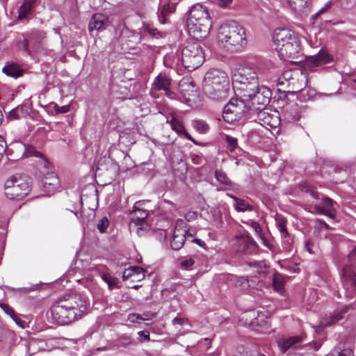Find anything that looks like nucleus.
<instances>
[{"instance_id": "obj_55", "label": "nucleus", "mask_w": 356, "mask_h": 356, "mask_svg": "<svg viewBox=\"0 0 356 356\" xmlns=\"http://www.w3.org/2000/svg\"><path fill=\"white\" fill-rule=\"evenodd\" d=\"M184 217L187 221L194 220L197 218V213L195 211H188L185 214Z\"/></svg>"}, {"instance_id": "obj_14", "label": "nucleus", "mask_w": 356, "mask_h": 356, "mask_svg": "<svg viewBox=\"0 0 356 356\" xmlns=\"http://www.w3.org/2000/svg\"><path fill=\"white\" fill-rule=\"evenodd\" d=\"M132 219L131 221V227L136 229L138 235L140 234V232L147 230V225L145 223V220L148 216L147 211L146 209H141L138 211L137 214H131Z\"/></svg>"}, {"instance_id": "obj_34", "label": "nucleus", "mask_w": 356, "mask_h": 356, "mask_svg": "<svg viewBox=\"0 0 356 356\" xmlns=\"http://www.w3.org/2000/svg\"><path fill=\"white\" fill-rule=\"evenodd\" d=\"M306 83V76H305L304 81L301 80V76H296L293 78L292 81H290L287 85L289 88H291L293 90L300 91L305 87Z\"/></svg>"}, {"instance_id": "obj_6", "label": "nucleus", "mask_w": 356, "mask_h": 356, "mask_svg": "<svg viewBox=\"0 0 356 356\" xmlns=\"http://www.w3.org/2000/svg\"><path fill=\"white\" fill-rule=\"evenodd\" d=\"M31 187L30 177L25 175H13L5 181V195L8 199L20 200L29 195Z\"/></svg>"}, {"instance_id": "obj_53", "label": "nucleus", "mask_w": 356, "mask_h": 356, "mask_svg": "<svg viewBox=\"0 0 356 356\" xmlns=\"http://www.w3.org/2000/svg\"><path fill=\"white\" fill-rule=\"evenodd\" d=\"M251 227L254 230V232L259 235H261L262 233V229L261 227V225H259V222H254V221H251Z\"/></svg>"}, {"instance_id": "obj_41", "label": "nucleus", "mask_w": 356, "mask_h": 356, "mask_svg": "<svg viewBox=\"0 0 356 356\" xmlns=\"http://www.w3.org/2000/svg\"><path fill=\"white\" fill-rule=\"evenodd\" d=\"M282 240V247L286 251H291L293 246V239L291 238L289 233L281 236Z\"/></svg>"}, {"instance_id": "obj_9", "label": "nucleus", "mask_w": 356, "mask_h": 356, "mask_svg": "<svg viewBox=\"0 0 356 356\" xmlns=\"http://www.w3.org/2000/svg\"><path fill=\"white\" fill-rule=\"evenodd\" d=\"M245 102L241 98L231 99L224 108V120L228 122L239 120L249 110V106H251L245 105Z\"/></svg>"}, {"instance_id": "obj_11", "label": "nucleus", "mask_w": 356, "mask_h": 356, "mask_svg": "<svg viewBox=\"0 0 356 356\" xmlns=\"http://www.w3.org/2000/svg\"><path fill=\"white\" fill-rule=\"evenodd\" d=\"M235 241V250L239 254H252L257 249V243L248 234L237 235Z\"/></svg>"}, {"instance_id": "obj_10", "label": "nucleus", "mask_w": 356, "mask_h": 356, "mask_svg": "<svg viewBox=\"0 0 356 356\" xmlns=\"http://www.w3.org/2000/svg\"><path fill=\"white\" fill-rule=\"evenodd\" d=\"M253 81H245L232 83L233 89L236 95L243 100L249 102L254 96L259 86L258 79H252Z\"/></svg>"}, {"instance_id": "obj_4", "label": "nucleus", "mask_w": 356, "mask_h": 356, "mask_svg": "<svg viewBox=\"0 0 356 356\" xmlns=\"http://www.w3.org/2000/svg\"><path fill=\"white\" fill-rule=\"evenodd\" d=\"M218 38L223 47L230 52L239 51L247 44L245 29L234 22L222 24Z\"/></svg>"}, {"instance_id": "obj_16", "label": "nucleus", "mask_w": 356, "mask_h": 356, "mask_svg": "<svg viewBox=\"0 0 356 356\" xmlns=\"http://www.w3.org/2000/svg\"><path fill=\"white\" fill-rule=\"evenodd\" d=\"M108 23V18L102 13H95L91 17L88 24V31H102Z\"/></svg>"}, {"instance_id": "obj_61", "label": "nucleus", "mask_w": 356, "mask_h": 356, "mask_svg": "<svg viewBox=\"0 0 356 356\" xmlns=\"http://www.w3.org/2000/svg\"><path fill=\"white\" fill-rule=\"evenodd\" d=\"M264 245L267 247L268 249H272V245L268 242V241L263 236V234L260 235Z\"/></svg>"}, {"instance_id": "obj_23", "label": "nucleus", "mask_w": 356, "mask_h": 356, "mask_svg": "<svg viewBox=\"0 0 356 356\" xmlns=\"http://www.w3.org/2000/svg\"><path fill=\"white\" fill-rule=\"evenodd\" d=\"M330 60L331 58L330 55L323 49H321L318 54L308 58V63H312L315 66L327 64L330 63Z\"/></svg>"}, {"instance_id": "obj_30", "label": "nucleus", "mask_w": 356, "mask_h": 356, "mask_svg": "<svg viewBox=\"0 0 356 356\" xmlns=\"http://www.w3.org/2000/svg\"><path fill=\"white\" fill-rule=\"evenodd\" d=\"M229 282L236 287L240 288L241 289L243 290H245L250 286L248 280L243 277L231 275L229 278Z\"/></svg>"}, {"instance_id": "obj_51", "label": "nucleus", "mask_w": 356, "mask_h": 356, "mask_svg": "<svg viewBox=\"0 0 356 356\" xmlns=\"http://www.w3.org/2000/svg\"><path fill=\"white\" fill-rule=\"evenodd\" d=\"M195 264V260L192 258L186 259L181 261V266L184 269H188Z\"/></svg>"}, {"instance_id": "obj_60", "label": "nucleus", "mask_w": 356, "mask_h": 356, "mask_svg": "<svg viewBox=\"0 0 356 356\" xmlns=\"http://www.w3.org/2000/svg\"><path fill=\"white\" fill-rule=\"evenodd\" d=\"M102 277L103 280L108 284L109 288L111 289V282L112 280V277L110 276L108 274H104L102 275Z\"/></svg>"}, {"instance_id": "obj_20", "label": "nucleus", "mask_w": 356, "mask_h": 356, "mask_svg": "<svg viewBox=\"0 0 356 356\" xmlns=\"http://www.w3.org/2000/svg\"><path fill=\"white\" fill-rule=\"evenodd\" d=\"M38 0H24L22 6L18 9V18L19 19H27L31 15L36 6Z\"/></svg>"}, {"instance_id": "obj_29", "label": "nucleus", "mask_w": 356, "mask_h": 356, "mask_svg": "<svg viewBox=\"0 0 356 356\" xmlns=\"http://www.w3.org/2000/svg\"><path fill=\"white\" fill-rule=\"evenodd\" d=\"M284 276L278 273H275L273 277V286L274 289L282 293L284 289Z\"/></svg>"}, {"instance_id": "obj_40", "label": "nucleus", "mask_w": 356, "mask_h": 356, "mask_svg": "<svg viewBox=\"0 0 356 356\" xmlns=\"http://www.w3.org/2000/svg\"><path fill=\"white\" fill-rule=\"evenodd\" d=\"M143 30L144 33H147L149 35L154 38L161 37V33L158 31L157 29L149 24H145L143 26Z\"/></svg>"}, {"instance_id": "obj_21", "label": "nucleus", "mask_w": 356, "mask_h": 356, "mask_svg": "<svg viewBox=\"0 0 356 356\" xmlns=\"http://www.w3.org/2000/svg\"><path fill=\"white\" fill-rule=\"evenodd\" d=\"M2 72L7 76L17 79L23 75V70L19 65L13 62H8L3 67Z\"/></svg>"}, {"instance_id": "obj_58", "label": "nucleus", "mask_w": 356, "mask_h": 356, "mask_svg": "<svg viewBox=\"0 0 356 356\" xmlns=\"http://www.w3.org/2000/svg\"><path fill=\"white\" fill-rule=\"evenodd\" d=\"M143 204V202H140V201L136 202L134 206V209L131 211V214H137L138 211H140V210L143 209V208L141 207Z\"/></svg>"}, {"instance_id": "obj_25", "label": "nucleus", "mask_w": 356, "mask_h": 356, "mask_svg": "<svg viewBox=\"0 0 356 356\" xmlns=\"http://www.w3.org/2000/svg\"><path fill=\"white\" fill-rule=\"evenodd\" d=\"M302 341V339L298 336L291 337L284 339L280 346L283 351H286L291 348H296L300 346Z\"/></svg>"}, {"instance_id": "obj_7", "label": "nucleus", "mask_w": 356, "mask_h": 356, "mask_svg": "<svg viewBox=\"0 0 356 356\" xmlns=\"http://www.w3.org/2000/svg\"><path fill=\"white\" fill-rule=\"evenodd\" d=\"M181 60L183 66L189 71L199 67L204 61V54L200 44L188 43L181 50Z\"/></svg>"}, {"instance_id": "obj_2", "label": "nucleus", "mask_w": 356, "mask_h": 356, "mask_svg": "<svg viewBox=\"0 0 356 356\" xmlns=\"http://www.w3.org/2000/svg\"><path fill=\"white\" fill-rule=\"evenodd\" d=\"M273 42L281 58L294 63L302 61L300 41L293 31L288 29H275Z\"/></svg>"}, {"instance_id": "obj_24", "label": "nucleus", "mask_w": 356, "mask_h": 356, "mask_svg": "<svg viewBox=\"0 0 356 356\" xmlns=\"http://www.w3.org/2000/svg\"><path fill=\"white\" fill-rule=\"evenodd\" d=\"M348 307H344L341 311H335L333 314L325 318L321 323L323 326L332 325L343 317V314L346 312Z\"/></svg>"}, {"instance_id": "obj_15", "label": "nucleus", "mask_w": 356, "mask_h": 356, "mask_svg": "<svg viewBox=\"0 0 356 356\" xmlns=\"http://www.w3.org/2000/svg\"><path fill=\"white\" fill-rule=\"evenodd\" d=\"M188 237H192V234H188L186 229H175L170 241L171 248L175 250H180Z\"/></svg>"}, {"instance_id": "obj_39", "label": "nucleus", "mask_w": 356, "mask_h": 356, "mask_svg": "<svg viewBox=\"0 0 356 356\" xmlns=\"http://www.w3.org/2000/svg\"><path fill=\"white\" fill-rule=\"evenodd\" d=\"M275 220L277 227L280 231L281 236L288 234L289 232L286 229V220L279 216L275 218Z\"/></svg>"}, {"instance_id": "obj_5", "label": "nucleus", "mask_w": 356, "mask_h": 356, "mask_svg": "<svg viewBox=\"0 0 356 356\" xmlns=\"http://www.w3.org/2000/svg\"><path fill=\"white\" fill-rule=\"evenodd\" d=\"M189 35L194 39L202 40L209 35L211 28V21L206 8L197 3L191 8L187 21Z\"/></svg>"}, {"instance_id": "obj_12", "label": "nucleus", "mask_w": 356, "mask_h": 356, "mask_svg": "<svg viewBox=\"0 0 356 356\" xmlns=\"http://www.w3.org/2000/svg\"><path fill=\"white\" fill-rule=\"evenodd\" d=\"M271 95V91L268 88L259 86L252 98L250 99L252 102L251 108H265L269 104Z\"/></svg>"}, {"instance_id": "obj_27", "label": "nucleus", "mask_w": 356, "mask_h": 356, "mask_svg": "<svg viewBox=\"0 0 356 356\" xmlns=\"http://www.w3.org/2000/svg\"><path fill=\"white\" fill-rule=\"evenodd\" d=\"M229 197L233 199L235 202L234 204V209L237 211L244 212L246 211H252V207L246 201L244 200L239 199L232 195H228Z\"/></svg>"}, {"instance_id": "obj_57", "label": "nucleus", "mask_w": 356, "mask_h": 356, "mask_svg": "<svg viewBox=\"0 0 356 356\" xmlns=\"http://www.w3.org/2000/svg\"><path fill=\"white\" fill-rule=\"evenodd\" d=\"M138 336L144 341L149 340V332L146 330L140 331L138 333Z\"/></svg>"}, {"instance_id": "obj_33", "label": "nucleus", "mask_w": 356, "mask_h": 356, "mask_svg": "<svg viewBox=\"0 0 356 356\" xmlns=\"http://www.w3.org/2000/svg\"><path fill=\"white\" fill-rule=\"evenodd\" d=\"M289 6L297 12H302L307 7V0H288Z\"/></svg>"}, {"instance_id": "obj_64", "label": "nucleus", "mask_w": 356, "mask_h": 356, "mask_svg": "<svg viewBox=\"0 0 356 356\" xmlns=\"http://www.w3.org/2000/svg\"><path fill=\"white\" fill-rule=\"evenodd\" d=\"M15 322L17 325H20V323H22V321L15 314V316H13V317H11Z\"/></svg>"}, {"instance_id": "obj_44", "label": "nucleus", "mask_w": 356, "mask_h": 356, "mask_svg": "<svg viewBox=\"0 0 356 356\" xmlns=\"http://www.w3.org/2000/svg\"><path fill=\"white\" fill-rule=\"evenodd\" d=\"M301 190L305 193H309L311 196L317 199L318 198V193L314 190V188L308 184H303L301 185Z\"/></svg>"}, {"instance_id": "obj_22", "label": "nucleus", "mask_w": 356, "mask_h": 356, "mask_svg": "<svg viewBox=\"0 0 356 356\" xmlns=\"http://www.w3.org/2000/svg\"><path fill=\"white\" fill-rule=\"evenodd\" d=\"M296 76H301L302 81L305 79V75L298 70H286L283 72L282 76L279 77L277 85H284V81H286L288 85L289 82L292 81L293 78H296Z\"/></svg>"}, {"instance_id": "obj_48", "label": "nucleus", "mask_w": 356, "mask_h": 356, "mask_svg": "<svg viewBox=\"0 0 356 356\" xmlns=\"http://www.w3.org/2000/svg\"><path fill=\"white\" fill-rule=\"evenodd\" d=\"M132 343L131 338L129 336L123 335L119 339V344L127 347Z\"/></svg>"}, {"instance_id": "obj_47", "label": "nucleus", "mask_w": 356, "mask_h": 356, "mask_svg": "<svg viewBox=\"0 0 356 356\" xmlns=\"http://www.w3.org/2000/svg\"><path fill=\"white\" fill-rule=\"evenodd\" d=\"M276 119L275 118H273L270 115V113H268L267 115V116L266 117V119L264 120V121L263 122H261V124L262 126H266V125H269L270 127H275V123H276Z\"/></svg>"}, {"instance_id": "obj_35", "label": "nucleus", "mask_w": 356, "mask_h": 356, "mask_svg": "<svg viewBox=\"0 0 356 356\" xmlns=\"http://www.w3.org/2000/svg\"><path fill=\"white\" fill-rule=\"evenodd\" d=\"M215 178L221 184L225 186H232V181L228 178L227 175L221 170H216L214 173Z\"/></svg>"}, {"instance_id": "obj_63", "label": "nucleus", "mask_w": 356, "mask_h": 356, "mask_svg": "<svg viewBox=\"0 0 356 356\" xmlns=\"http://www.w3.org/2000/svg\"><path fill=\"white\" fill-rule=\"evenodd\" d=\"M220 6H227L232 3L233 0H218Z\"/></svg>"}, {"instance_id": "obj_42", "label": "nucleus", "mask_w": 356, "mask_h": 356, "mask_svg": "<svg viewBox=\"0 0 356 356\" xmlns=\"http://www.w3.org/2000/svg\"><path fill=\"white\" fill-rule=\"evenodd\" d=\"M225 141L227 143V149L232 152H234L238 145L237 138L229 135H226Z\"/></svg>"}, {"instance_id": "obj_31", "label": "nucleus", "mask_w": 356, "mask_h": 356, "mask_svg": "<svg viewBox=\"0 0 356 356\" xmlns=\"http://www.w3.org/2000/svg\"><path fill=\"white\" fill-rule=\"evenodd\" d=\"M136 275L137 278L140 280L143 279L145 275L143 274V268L138 266H132L129 269L126 270L123 274V279H127L130 277Z\"/></svg>"}, {"instance_id": "obj_56", "label": "nucleus", "mask_w": 356, "mask_h": 356, "mask_svg": "<svg viewBox=\"0 0 356 356\" xmlns=\"http://www.w3.org/2000/svg\"><path fill=\"white\" fill-rule=\"evenodd\" d=\"M55 111L56 112L60 113H65L69 111V106H59L58 105H56L54 106Z\"/></svg>"}, {"instance_id": "obj_50", "label": "nucleus", "mask_w": 356, "mask_h": 356, "mask_svg": "<svg viewBox=\"0 0 356 356\" xmlns=\"http://www.w3.org/2000/svg\"><path fill=\"white\" fill-rule=\"evenodd\" d=\"M187 319L181 316L180 315H177L176 317H175L172 321V325H184L186 322Z\"/></svg>"}, {"instance_id": "obj_28", "label": "nucleus", "mask_w": 356, "mask_h": 356, "mask_svg": "<svg viewBox=\"0 0 356 356\" xmlns=\"http://www.w3.org/2000/svg\"><path fill=\"white\" fill-rule=\"evenodd\" d=\"M27 37L33 46L37 47L44 38V33L39 30H32L27 34Z\"/></svg>"}, {"instance_id": "obj_54", "label": "nucleus", "mask_w": 356, "mask_h": 356, "mask_svg": "<svg viewBox=\"0 0 356 356\" xmlns=\"http://www.w3.org/2000/svg\"><path fill=\"white\" fill-rule=\"evenodd\" d=\"M8 118L10 120H18L20 118V115L17 108L13 109L8 114Z\"/></svg>"}, {"instance_id": "obj_3", "label": "nucleus", "mask_w": 356, "mask_h": 356, "mask_svg": "<svg viewBox=\"0 0 356 356\" xmlns=\"http://www.w3.org/2000/svg\"><path fill=\"white\" fill-rule=\"evenodd\" d=\"M202 88L209 98L220 101L228 97L229 81L227 74L218 69L208 71L203 80Z\"/></svg>"}, {"instance_id": "obj_8", "label": "nucleus", "mask_w": 356, "mask_h": 356, "mask_svg": "<svg viewBox=\"0 0 356 356\" xmlns=\"http://www.w3.org/2000/svg\"><path fill=\"white\" fill-rule=\"evenodd\" d=\"M348 260L350 265L343 268L341 277L347 297L352 298L356 291V273L353 270L356 264V247L350 253Z\"/></svg>"}, {"instance_id": "obj_19", "label": "nucleus", "mask_w": 356, "mask_h": 356, "mask_svg": "<svg viewBox=\"0 0 356 356\" xmlns=\"http://www.w3.org/2000/svg\"><path fill=\"white\" fill-rule=\"evenodd\" d=\"M314 209L319 213L324 214L330 218H334L335 216V209L334 208V202L329 197H325L323 200V204H316L314 206Z\"/></svg>"}, {"instance_id": "obj_43", "label": "nucleus", "mask_w": 356, "mask_h": 356, "mask_svg": "<svg viewBox=\"0 0 356 356\" xmlns=\"http://www.w3.org/2000/svg\"><path fill=\"white\" fill-rule=\"evenodd\" d=\"M180 90L182 92H184L187 90L186 88H188V90L191 92H193L195 91V85L193 83V81H182L179 84Z\"/></svg>"}, {"instance_id": "obj_17", "label": "nucleus", "mask_w": 356, "mask_h": 356, "mask_svg": "<svg viewBox=\"0 0 356 356\" xmlns=\"http://www.w3.org/2000/svg\"><path fill=\"white\" fill-rule=\"evenodd\" d=\"M171 79L166 75L159 74L154 79L152 83L153 90L160 91L163 90L167 96H170L172 92L170 91Z\"/></svg>"}, {"instance_id": "obj_1", "label": "nucleus", "mask_w": 356, "mask_h": 356, "mask_svg": "<svg viewBox=\"0 0 356 356\" xmlns=\"http://www.w3.org/2000/svg\"><path fill=\"white\" fill-rule=\"evenodd\" d=\"M89 306L90 301L85 295L66 294L52 307L51 315L57 323L66 325L86 315Z\"/></svg>"}, {"instance_id": "obj_13", "label": "nucleus", "mask_w": 356, "mask_h": 356, "mask_svg": "<svg viewBox=\"0 0 356 356\" xmlns=\"http://www.w3.org/2000/svg\"><path fill=\"white\" fill-rule=\"evenodd\" d=\"M252 79L258 78L254 69L249 67L238 68L232 74V83L253 81Z\"/></svg>"}, {"instance_id": "obj_37", "label": "nucleus", "mask_w": 356, "mask_h": 356, "mask_svg": "<svg viewBox=\"0 0 356 356\" xmlns=\"http://www.w3.org/2000/svg\"><path fill=\"white\" fill-rule=\"evenodd\" d=\"M113 163V161L107 156L101 157L97 163L98 170H108V168Z\"/></svg>"}, {"instance_id": "obj_18", "label": "nucleus", "mask_w": 356, "mask_h": 356, "mask_svg": "<svg viewBox=\"0 0 356 356\" xmlns=\"http://www.w3.org/2000/svg\"><path fill=\"white\" fill-rule=\"evenodd\" d=\"M167 122L170 124L172 129L179 136L184 137L193 143L197 144V141L186 131L184 124L179 120L172 116L170 120H167Z\"/></svg>"}, {"instance_id": "obj_36", "label": "nucleus", "mask_w": 356, "mask_h": 356, "mask_svg": "<svg viewBox=\"0 0 356 356\" xmlns=\"http://www.w3.org/2000/svg\"><path fill=\"white\" fill-rule=\"evenodd\" d=\"M249 111L252 113V115L256 114L257 115V120L260 124L264 121L266 117L269 113L265 108H251V106H249Z\"/></svg>"}, {"instance_id": "obj_45", "label": "nucleus", "mask_w": 356, "mask_h": 356, "mask_svg": "<svg viewBox=\"0 0 356 356\" xmlns=\"http://www.w3.org/2000/svg\"><path fill=\"white\" fill-rule=\"evenodd\" d=\"M109 225V220L106 217H103L97 224V228L101 233H104Z\"/></svg>"}, {"instance_id": "obj_26", "label": "nucleus", "mask_w": 356, "mask_h": 356, "mask_svg": "<svg viewBox=\"0 0 356 356\" xmlns=\"http://www.w3.org/2000/svg\"><path fill=\"white\" fill-rule=\"evenodd\" d=\"M43 186L48 191L56 189L58 186V179L57 176L51 172L44 176L42 180Z\"/></svg>"}, {"instance_id": "obj_46", "label": "nucleus", "mask_w": 356, "mask_h": 356, "mask_svg": "<svg viewBox=\"0 0 356 356\" xmlns=\"http://www.w3.org/2000/svg\"><path fill=\"white\" fill-rule=\"evenodd\" d=\"M29 40L28 37H25L21 42L19 43V47L20 49H22L24 51L27 53L29 55L31 54V51L29 49Z\"/></svg>"}, {"instance_id": "obj_49", "label": "nucleus", "mask_w": 356, "mask_h": 356, "mask_svg": "<svg viewBox=\"0 0 356 356\" xmlns=\"http://www.w3.org/2000/svg\"><path fill=\"white\" fill-rule=\"evenodd\" d=\"M128 319L132 323H139L140 321L146 320L145 318L142 317L138 314H131L128 316Z\"/></svg>"}, {"instance_id": "obj_52", "label": "nucleus", "mask_w": 356, "mask_h": 356, "mask_svg": "<svg viewBox=\"0 0 356 356\" xmlns=\"http://www.w3.org/2000/svg\"><path fill=\"white\" fill-rule=\"evenodd\" d=\"M0 307L10 317H13V316H15V312H14L13 309L9 305L2 303V304H0Z\"/></svg>"}, {"instance_id": "obj_32", "label": "nucleus", "mask_w": 356, "mask_h": 356, "mask_svg": "<svg viewBox=\"0 0 356 356\" xmlns=\"http://www.w3.org/2000/svg\"><path fill=\"white\" fill-rule=\"evenodd\" d=\"M193 127L201 134H206L209 129V124L204 120H195L192 122Z\"/></svg>"}, {"instance_id": "obj_59", "label": "nucleus", "mask_w": 356, "mask_h": 356, "mask_svg": "<svg viewBox=\"0 0 356 356\" xmlns=\"http://www.w3.org/2000/svg\"><path fill=\"white\" fill-rule=\"evenodd\" d=\"M338 356H353V354L350 348H344L339 353Z\"/></svg>"}, {"instance_id": "obj_62", "label": "nucleus", "mask_w": 356, "mask_h": 356, "mask_svg": "<svg viewBox=\"0 0 356 356\" xmlns=\"http://www.w3.org/2000/svg\"><path fill=\"white\" fill-rule=\"evenodd\" d=\"M170 6L168 4H165L163 6V8L161 10V14L163 16H164L166 13H168L170 11Z\"/></svg>"}, {"instance_id": "obj_38", "label": "nucleus", "mask_w": 356, "mask_h": 356, "mask_svg": "<svg viewBox=\"0 0 356 356\" xmlns=\"http://www.w3.org/2000/svg\"><path fill=\"white\" fill-rule=\"evenodd\" d=\"M334 5L333 0H330L327 2H326L322 8L319 9L318 12H316L314 15L313 18H317L318 17L325 14L330 13L332 8V6Z\"/></svg>"}]
</instances>
